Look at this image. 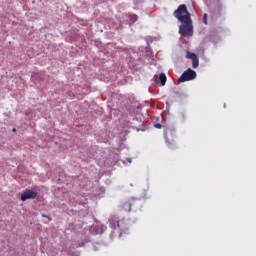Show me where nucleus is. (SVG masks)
Wrapping results in <instances>:
<instances>
[{
    "instance_id": "1",
    "label": "nucleus",
    "mask_w": 256,
    "mask_h": 256,
    "mask_svg": "<svg viewBox=\"0 0 256 256\" xmlns=\"http://www.w3.org/2000/svg\"><path fill=\"white\" fill-rule=\"evenodd\" d=\"M174 17L182 23L179 27L180 35L191 37L193 35V20H191V13H189L185 4L178 6L174 11Z\"/></svg>"
},
{
    "instance_id": "2",
    "label": "nucleus",
    "mask_w": 256,
    "mask_h": 256,
    "mask_svg": "<svg viewBox=\"0 0 256 256\" xmlns=\"http://www.w3.org/2000/svg\"><path fill=\"white\" fill-rule=\"evenodd\" d=\"M197 77V72L188 68L186 71L182 73L180 78L178 79L179 83H185V81H193Z\"/></svg>"
},
{
    "instance_id": "3",
    "label": "nucleus",
    "mask_w": 256,
    "mask_h": 256,
    "mask_svg": "<svg viewBox=\"0 0 256 256\" xmlns=\"http://www.w3.org/2000/svg\"><path fill=\"white\" fill-rule=\"evenodd\" d=\"M164 137L168 147H173V145H175V139H177V136H175V132L173 130H167Z\"/></svg>"
},
{
    "instance_id": "4",
    "label": "nucleus",
    "mask_w": 256,
    "mask_h": 256,
    "mask_svg": "<svg viewBox=\"0 0 256 256\" xmlns=\"http://www.w3.org/2000/svg\"><path fill=\"white\" fill-rule=\"evenodd\" d=\"M186 59H192V67L193 69H197L199 67V57H197V54L187 51L186 52Z\"/></svg>"
},
{
    "instance_id": "5",
    "label": "nucleus",
    "mask_w": 256,
    "mask_h": 256,
    "mask_svg": "<svg viewBox=\"0 0 256 256\" xmlns=\"http://www.w3.org/2000/svg\"><path fill=\"white\" fill-rule=\"evenodd\" d=\"M37 197V192L33 190H26L21 196V201H27V199H35Z\"/></svg>"
},
{
    "instance_id": "6",
    "label": "nucleus",
    "mask_w": 256,
    "mask_h": 256,
    "mask_svg": "<svg viewBox=\"0 0 256 256\" xmlns=\"http://www.w3.org/2000/svg\"><path fill=\"white\" fill-rule=\"evenodd\" d=\"M109 225L111 227V229H117L120 227L119 225V217L117 215H111L109 217Z\"/></svg>"
},
{
    "instance_id": "7",
    "label": "nucleus",
    "mask_w": 256,
    "mask_h": 256,
    "mask_svg": "<svg viewBox=\"0 0 256 256\" xmlns=\"http://www.w3.org/2000/svg\"><path fill=\"white\" fill-rule=\"evenodd\" d=\"M154 78L157 84L160 83L161 87H165V83H167V76L165 73H160L159 77L154 76Z\"/></svg>"
},
{
    "instance_id": "8",
    "label": "nucleus",
    "mask_w": 256,
    "mask_h": 256,
    "mask_svg": "<svg viewBox=\"0 0 256 256\" xmlns=\"http://www.w3.org/2000/svg\"><path fill=\"white\" fill-rule=\"evenodd\" d=\"M123 208L126 210V211H131V202H125L123 204Z\"/></svg>"
},
{
    "instance_id": "9",
    "label": "nucleus",
    "mask_w": 256,
    "mask_h": 256,
    "mask_svg": "<svg viewBox=\"0 0 256 256\" xmlns=\"http://www.w3.org/2000/svg\"><path fill=\"white\" fill-rule=\"evenodd\" d=\"M129 19H130L131 23H135V21H137V15L132 14L129 16Z\"/></svg>"
},
{
    "instance_id": "10",
    "label": "nucleus",
    "mask_w": 256,
    "mask_h": 256,
    "mask_svg": "<svg viewBox=\"0 0 256 256\" xmlns=\"http://www.w3.org/2000/svg\"><path fill=\"white\" fill-rule=\"evenodd\" d=\"M203 23L204 25H207V14L203 15Z\"/></svg>"
},
{
    "instance_id": "11",
    "label": "nucleus",
    "mask_w": 256,
    "mask_h": 256,
    "mask_svg": "<svg viewBox=\"0 0 256 256\" xmlns=\"http://www.w3.org/2000/svg\"><path fill=\"white\" fill-rule=\"evenodd\" d=\"M156 127L161 128V124H157Z\"/></svg>"
},
{
    "instance_id": "12",
    "label": "nucleus",
    "mask_w": 256,
    "mask_h": 256,
    "mask_svg": "<svg viewBox=\"0 0 256 256\" xmlns=\"http://www.w3.org/2000/svg\"><path fill=\"white\" fill-rule=\"evenodd\" d=\"M12 131H13V133H15L17 131V129L13 128Z\"/></svg>"
},
{
    "instance_id": "13",
    "label": "nucleus",
    "mask_w": 256,
    "mask_h": 256,
    "mask_svg": "<svg viewBox=\"0 0 256 256\" xmlns=\"http://www.w3.org/2000/svg\"><path fill=\"white\" fill-rule=\"evenodd\" d=\"M42 217H47V216L43 215Z\"/></svg>"
}]
</instances>
